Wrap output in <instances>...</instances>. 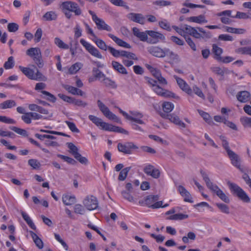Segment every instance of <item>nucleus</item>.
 <instances>
[{
	"label": "nucleus",
	"instance_id": "obj_55",
	"mask_svg": "<svg viewBox=\"0 0 251 251\" xmlns=\"http://www.w3.org/2000/svg\"><path fill=\"white\" fill-rule=\"evenodd\" d=\"M220 139L222 141V146H223V148L226 151L227 153L228 152L232 151V150H230V149L229 147L228 143L226 141V137L224 136H220Z\"/></svg>",
	"mask_w": 251,
	"mask_h": 251
},
{
	"label": "nucleus",
	"instance_id": "obj_19",
	"mask_svg": "<svg viewBox=\"0 0 251 251\" xmlns=\"http://www.w3.org/2000/svg\"><path fill=\"white\" fill-rule=\"evenodd\" d=\"M148 51L154 56L163 58L165 56L164 50L157 46H151L147 48Z\"/></svg>",
	"mask_w": 251,
	"mask_h": 251
},
{
	"label": "nucleus",
	"instance_id": "obj_62",
	"mask_svg": "<svg viewBox=\"0 0 251 251\" xmlns=\"http://www.w3.org/2000/svg\"><path fill=\"white\" fill-rule=\"evenodd\" d=\"M122 53V56L126 57L127 58L132 59H134V60L138 59L136 57V55L133 53L128 52L127 51H125V50H123V52Z\"/></svg>",
	"mask_w": 251,
	"mask_h": 251
},
{
	"label": "nucleus",
	"instance_id": "obj_52",
	"mask_svg": "<svg viewBox=\"0 0 251 251\" xmlns=\"http://www.w3.org/2000/svg\"><path fill=\"white\" fill-rule=\"evenodd\" d=\"M75 213L76 214H79L80 215L84 214L85 212V209L83 206L80 204H76L75 205L74 207Z\"/></svg>",
	"mask_w": 251,
	"mask_h": 251
},
{
	"label": "nucleus",
	"instance_id": "obj_22",
	"mask_svg": "<svg viewBox=\"0 0 251 251\" xmlns=\"http://www.w3.org/2000/svg\"><path fill=\"white\" fill-rule=\"evenodd\" d=\"M178 191L180 194L184 198L185 201L193 203V201L191 198L190 193L182 186H178Z\"/></svg>",
	"mask_w": 251,
	"mask_h": 251
},
{
	"label": "nucleus",
	"instance_id": "obj_31",
	"mask_svg": "<svg viewBox=\"0 0 251 251\" xmlns=\"http://www.w3.org/2000/svg\"><path fill=\"white\" fill-rule=\"evenodd\" d=\"M92 41L95 42L98 47L100 49L103 50H108L109 46H107L102 40L98 38L97 36L94 38L92 39Z\"/></svg>",
	"mask_w": 251,
	"mask_h": 251
},
{
	"label": "nucleus",
	"instance_id": "obj_30",
	"mask_svg": "<svg viewBox=\"0 0 251 251\" xmlns=\"http://www.w3.org/2000/svg\"><path fill=\"white\" fill-rule=\"evenodd\" d=\"M102 113L106 117L110 120H113L117 123L120 122L119 118L116 115L111 112L107 107Z\"/></svg>",
	"mask_w": 251,
	"mask_h": 251
},
{
	"label": "nucleus",
	"instance_id": "obj_7",
	"mask_svg": "<svg viewBox=\"0 0 251 251\" xmlns=\"http://www.w3.org/2000/svg\"><path fill=\"white\" fill-rule=\"evenodd\" d=\"M84 206L89 211L96 209L99 202L97 198L93 195L87 196L83 201Z\"/></svg>",
	"mask_w": 251,
	"mask_h": 251
},
{
	"label": "nucleus",
	"instance_id": "obj_28",
	"mask_svg": "<svg viewBox=\"0 0 251 251\" xmlns=\"http://www.w3.org/2000/svg\"><path fill=\"white\" fill-rule=\"evenodd\" d=\"M119 109V112L127 120L133 121L135 123L139 124L140 125H144L145 123L142 120H140L138 118H134L130 116L126 112L122 110L120 108L116 107Z\"/></svg>",
	"mask_w": 251,
	"mask_h": 251
},
{
	"label": "nucleus",
	"instance_id": "obj_36",
	"mask_svg": "<svg viewBox=\"0 0 251 251\" xmlns=\"http://www.w3.org/2000/svg\"><path fill=\"white\" fill-rule=\"evenodd\" d=\"M225 31L227 32L235 34H244L246 30L243 28H236L229 26H224Z\"/></svg>",
	"mask_w": 251,
	"mask_h": 251
},
{
	"label": "nucleus",
	"instance_id": "obj_27",
	"mask_svg": "<svg viewBox=\"0 0 251 251\" xmlns=\"http://www.w3.org/2000/svg\"><path fill=\"white\" fill-rule=\"evenodd\" d=\"M250 96L251 95L249 92L247 91H243L238 93L236 97L238 100L241 102L245 103L249 100Z\"/></svg>",
	"mask_w": 251,
	"mask_h": 251
},
{
	"label": "nucleus",
	"instance_id": "obj_26",
	"mask_svg": "<svg viewBox=\"0 0 251 251\" xmlns=\"http://www.w3.org/2000/svg\"><path fill=\"white\" fill-rule=\"evenodd\" d=\"M186 20L190 22H194L199 24L207 23L203 15H200L198 16H192L188 17Z\"/></svg>",
	"mask_w": 251,
	"mask_h": 251
},
{
	"label": "nucleus",
	"instance_id": "obj_51",
	"mask_svg": "<svg viewBox=\"0 0 251 251\" xmlns=\"http://www.w3.org/2000/svg\"><path fill=\"white\" fill-rule=\"evenodd\" d=\"M216 205L218 207L221 212L226 214L229 213V207L226 204L224 203H216Z\"/></svg>",
	"mask_w": 251,
	"mask_h": 251
},
{
	"label": "nucleus",
	"instance_id": "obj_53",
	"mask_svg": "<svg viewBox=\"0 0 251 251\" xmlns=\"http://www.w3.org/2000/svg\"><path fill=\"white\" fill-rule=\"evenodd\" d=\"M109 1L113 4L118 6H123L126 9L129 8L126 3L123 0H109Z\"/></svg>",
	"mask_w": 251,
	"mask_h": 251
},
{
	"label": "nucleus",
	"instance_id": "obj_8",
	"mask_svg": "<svg viewBox=\"0 0 251 251\" xmlns=\"http://www.w3.org/2000/svg\"><path fill=\"white\" fill-rule=\"evenodd\" d=\"M68 148L69 149V152L80 163L86 164L88 163L87 159L81 156L78 152V149L76 146L72 143H67Z\"/></svg>",
	"mask_w": 251,
	"mask_h": 251
},
{
	"label": "nucleus",
	"instance_id": "obj_25",
	"mask_svg": "<svg viewBox=\"0 0 251 251\" xmlns=\"http://www.w3.org/2000/svg\"><path fill=\"white\" fill-rule=\"evenodd\" d=\"M108 36L119 46L124 47L127 49H130L131 48V46L129 44L125 42L123 40L118 38L114 35L109 33L108 34Z\"/></svg>",
	"mask_w": 251,
	"mask_h": 251
},
{
	"label": "nucleus",
	"instance_id": "obj_47",
	"mask_svg": "<svg viewBox=\"0 0 251 251\" xmlns=\"http://www.w3.org/2000/svg\"><path fill=\"white\" fill-rule=\"evenodd\" d=\"M236 52L243 54H246L251 55V46L240 48L236 50Z\"/></svg>",
	"mask_w": 251,
	"mask_h": 251
},
{
	"label": "nucleus",
	"instance_id": "obj_50",
	"mask_svg": "<svg viewBox=\"0 0 251 251\" xmlns=\"http://www.w3.org/2000/svg\"><path fill=\"white\" fill-rule=\"evenodd\" d=\"M164 53L165 54V56H168L172 59L175 60L178 58V55L173 51L170 50L169 49H165Z\"/></svg>",
	"mask_w": 251,
	"mask_h": 251
},
{
	"label": "nucleus",
	"instance_id": "obj_1",
	"mask_svg": "<svg viewBox=\"0 0 251 251\" xmlns=\"http://www.w3.org/2000/svg\"><path fill=\"white\" fill-rule=\"evenodd\" d=\"M89 119L97 126L100 127L101 129L107 131L122 133L126 134H128V131L124 128L104 122L101 119L95 116L91 115H89Z\"/></svg>",
	"mask_w": 251,
	"mask_h": 251
},
{
	"label": "nucleus",
	"instance_id": "obj_34",
	"mask_svg": "<svg viewBox=\"0 0 251 251\" xmlns=\"http://www.w3.org/2000/svg\"><path fill=\"white\" fill-rule=\"evenodd\" d=\"M29 233L36 246L40 249H42L44 245L42 240L33 231H30Z\"/></svg>",
	"mask_w": 251,
	"mask_h": 251
},
{
	"label": "nucleus",
	"instance_id": "obj_14",
	"mask_svg": "<svg viewBox=\"0 0 251 251\" xmlns=\"http://www.w3.org/2000/svg\"><path fill=\"white\" fill-rule=\"evenodd\" d=\"M227 154L232 165L238 169L240 171L243 172V169L241 166V161L239 156L232 151Z\"/></svg>",
	"mask_w": 251,
	"mask_h": 251
},
{
	"label": "nucleus",
	"instance_id": "obj_21",
	"mask_svg": "<svg viewBox=\"0 0 251 251\" xmlns=\"http://www.w3.org/2000/svg\"><path fill=\"white\" fill-rule=\"evenodd\" d=\"M133 35L143 42H148V34L147 30L144 32H141L137 27H134L132 29Z\"/></svg>",
	"mask_w": 251,
	"mask_h": 251
},
{
	"label": "nucleus",
	"instance_id": "obj_39",
	"mask_svg": "<svg viewBox=\"0 0 251 251\" xmlns=\"http://www.w3.org/2000/svg\"><path fill=\"white\" fill-rule=\"evenodd\" d=\"M131 167H126L121 170L118 176V180L120 181H124L127 177L128 173L131 170Z\"/></svg>",
	"mask_w": 251,
	"mask_h": 251
},
{
	"label": "nucleus",
	"instance_id": "obj_16",
	"mask_svg": "<svg viewBox=\"0 0 251 251\" xmlns=\"http://www.w3.org/2000/svg\"><path fill=\"white\" fill-rule=\"evenodd\" d=\"M153 91L158 96L164 98H175V95L173 92L164 89L159 85L154 86V88H152Z\"/></svg>",
	"mask_w": 251,
	"mask_h": 251
},
{
	"label": "nucleus",
	"instance_id": "obj_4",
	"mask_svg": "<svg viewBox=\"0 0 251 251\" xmlns=\"http://www.w3.org/2000/svg\"><path fill=\"white\" fill-rule=\"evenodd\" d=\"M158 195H149L146 197L144 200L139 201V203L142 206H147L152 209L160 208L163 204L162 201H158Z\"/></svg>",
	"mask_w": 251,
	"mask_h": 251
},
{
	"label": "nucleus",
	"instance_id": "obj_58",
	"mask_svg": "<svg viewBox=\"0 0 251 251\" xmlns=\"http://www.w3.org/2000/svg\"><path fill=\"white\" fill-rule=\"evenodd\" d=\"M186 25H184L181 28H179L176 25H173L172 27L179 35L183 36L184 35H186V34H187L186 30H185Z\"/></svg>",
	"mask_w": 251,
	"mask_h": 251
},
{
	"label": "nucleus",
	"instance_id": "obj_61",
	"mask_svg": "<svg viewBox=\"0 0 251 251\" xmlns=\"http://www.w3.org/2000/svg\"><path fill=\"white\" fill-rule=\"evenodd\" d=\"M226 71H227L226 69L223 70L218 67H216L212 68V71L213 73L217 74V75L221 76H224Z\"/></svg>",
	"mask_w": 251,
	"mask_h": 251
},
{
	"label": "nucleus",
	"instance_id": "obj_43",
	"mask_svg": "<svg viewBox=\"0 0 251 251\" xmlns=\"http://www.w3.org/2000/svg\"><path fill=\"white\" fill-rule=\"evenodd\" d=\"M102 82L106 87H111L113 89L117 88V85L114 81H113L108 77H105L102 79Z\"/></svg>",
	"mask_w": 251,
	"mask_h": 251
},
{
	"label": "nucleus",
	"instance_id": "obj_40",
	"mask_svg": "<svg viewBox=\"0 0 251 251\" xmlns=\"http://www.w3.org/2000/svg\"><path fill=\"white\" fill-rule=\"evenodd\" d=\"M188 218V215L187 214L177 213L170 216V217L167 218V219L170 220H182Z\"/></svg>",
	"mask_w": 251,
	"mask_h": 251
},
{
	"label": "nucleus",
	"instance_id": "obj_59",
	"mask_svg": "<svg viewBox=\"0 0 251 251\" xmlns=\"http://www.w3.org/2000/svg\"><path fill=\"white\" fill-rule=\"evenodd\" d=\"M194 92L195 94L198 96L199 97L202 98V99H205V96L201 90L200 88L197 87L196 85H195L193 87L192 92Z\"/></svg>",
	"mask_w": 251,
	"mask_h": 251
},
{
	"label": "nucleus",
	"instance_id": "obj_5",
	"mask_svg": "<svg viewBox=\"0 0 251 251\" xmlns=\"http://www.w3.org/2000/svg\"><path fill=\"white\" fill-rule=\"evenodd\" d=\"M26 54L33 59L38 68H42L44 66V63L40 48L37 47L30 48L26 50Z\"/></svg>",
	"mask_w": 251,
	"mask_h": 251
},
{
	"label": "nucleus",
	"instance_id": "obj_54",
	"mask_svg": "<svg viewBox=\"0 0 251 251\" xmlns=\"http://www.w3.org/2000/svg\"><path fill=\"white\" fill-rule=\"evenodd\" d=\"M183 37L185 39V40L187 44L189 45V46L191 47V48L194 50L196 51L197 50L196 47L195 45V44L193 42V41L192 40V39L189 37L187 35H184Z\"/></svg>",
	"mask_w": 251,
	"mask_h": 251
},
{
	"label": "nucleus",
	"instance_id": "obj_15",
	"mask_svg": "<svg viewBox=\"0 0 251 251\" xmlns=\"http://www.w3.org/2000/svg\"><path fill=\"white\" fill-rule=\"evenodd\" d=\"M43 118V116L36 112H27L25 115L22 116V120L27 124H30L31 123V120H37L41 119Z\"/></svg>",
	"mask_w": 251,
	"mask_h": 251
},
{
	"label": "nucleus",
	"instance_id": "obj_46",
	"mask_svg": "<svg viewBox=\"0 0 251 251\" xmlns=\"http://www.w3.org/2000/svg\"><path fill=\"white\" fill-rule=\"evenodd\" d=\"M174 107L173 103L170 102H164L162 104L163 110L165 112L169 113Z\"/></svg>",
	"mask_w": 251,
	"mask_h": 251
},
{
	"label": "nucleus",
	"instance_id": "obj_49",
	"mask_svg": "<svg viewBox=\"0 0 251 251\" xmlns=\"http://www.w3.org/2000/svg\"><path fill=\"white\" fill-rule=\"evenodd\" d=\"M14 66V61L13 56H10L8 58L6 62L4 64V67L5 69H12Z\"/></svg>",
	"mask_w": 251,
	"mask_h": 251
},
{
	"label": "nucleus",
	"instance_id": "obj_35",
	"mask_svg": "<svg viewBox=\"0 0 251 251\" xmlns=\"http://www.w3.org/2000/svg\"><path fill=\"white\" fill-rule=\"evenodd\" d=\"M76 199L74 196L63 195L62 201L64 204L71 205L75 202Z\"/></svg>",
	"mask_w": 251,
	"mask_h": 251
},
{
	"label": "nucleus",
	"instance_id": "obj_23",
	"mask_svg": "<svg viewBox=\"0 0 251 251\" xmlns=\"http://www.w3.org/2000/svg\"><path fill=\"white\" fill-rule=\"evenodd\" d=\"M168 117L169 118V120L176 125L182 128L186 127L185 124L184 123L177 115L174 114H170L168 116Z\"/></svg>",
	"mask_w": 251,
	"mask_h": 251
},
{
	"label": "nucleus",
	"instance_id": "obj_11",
	"mask_svg": "<svg viewBox=\"0 0 251 251\" xmlns=\"http://www.w3.org/2000/svg\"><path fill=\"white\" fill-rule=\"evenodd\" d=\"M62 6L63 10L74 12L75 15H80L81 14V10L75 2L69 1H65L62 3Z\"/></svg>",
	"mask_w": 251,
	"mask_h": 251
},
{
	"label": "nucleus",
	"instance_id": "obj_32",
	"mask_svg": "<svg viewBox=\"0 0 251 251\" xmlns=\"http://www.w3.org/2000/svg\"><path fill=\"white\" fill-rule=\"evenodd\" d=\"M16 106V103L15 100H8L0 103V109H5L7 108H11Z\"/></svg>",
	"mask_w": 251,
	"mask_h": 251
},
{
	"label": "nucleus",
	"instance_id": "obj_56",
	"mask_svg": "<svg viewBox=\"0 0 251 251\" xmlns=\"http://www.w3.org/2000/svg\"><path fill=\"white\" fill-rule=\"evenodd\" d=\"M57 156L70 164L75 165L76 164V161L71 157L61 154H58Z\"/></svg>",
	"mask_w": 251,
	"mask_h": 251
},
{
	"label": "nucleus",
	"instance_id": "obj_29",
	"mask_svg": "<svg viewBox=\"0 0 251 251\" xmlns=\"http://www.w3.org/2000/svg\"><path fill=\"white\" fill-rule=\"evenodd\" d=\"M113 68L118 73L124 75L127 74L126 69L120 63L113 61L112 62Z\"/></svg>",
	"mask_w": 251,
	"mask_h": 251
},
{
	"label": "nucleus",
	"instance_id": "obj_2",
	"mask_svg": "<svg viewBox=\"0 0 251 251\" xmlns=\"http://www.w3.org/2000/svg\"><path fill=\"white\" fill-rule=\"evenodd\" d=\"M201 174L207 188L215 193L222 201H224L226 203H229L230 202V200L228 197L217 185L213 184L210 181L207 174L203 171H201Z\"/></svg>",
	"mask_w": 251,
	"mask_h": 251
},
{
	"label": "nucleus",
	"instance_id": "obj_33",
	"mask_svg": "<svg viewBox=\"0 0 251 251\" xmlns=\"http://www.w3.org/2000/svg\"><path fill=\"white\" fill-rule=\"evenodd\" d=\"M212 52L214 54V58L219 61L221 58V54L223 52V49L218 47L216 44L212 45Z\"/></svg>",
	"mask_w": 251,
	"mask_h": 251
},
{
	"label": "nucleus",
	"instance_id": "obj_48",
	"mask_svg": "<svg viewBox=\"0 0 251 251\" xmlns=\"http://www.w3.org/2000/svg\"><path fill=\"white\" fill-rule=\"evenodd\" d=\"M108 50L112 54V55L115 57H119L122 56L123 50H118L114 49L112 47H108Z\"/></svg>",
	"mask_w": 251,
	"mask_h": 251
},
{
	"label": "nucleus",
	"instance_id": "obj_20",
	"mask_svg": "<svg viewBox=\"0 0 251 251\" xmlns=\"http://www.w3.org/2000/svg\"><path fill=\"white\" fill-rule=\"evenodd\" d=\"M175 78L177 84L183 91L189 95H192V89L183 79L177 76H175Z\"/></svg>",
	"mask_w": 251,
	"mask_h": 251
},
{
	"label": "nucleus",
	"instance_id": "obj_44",
	"mask_svg": "<svg viewBox=\"0 0 251 251\" xmlns=\"http://www.w3.org/2000/svg\"><path fill=\"white\" fill-rule=\"evenodd\" d=\"M9 128L17 134L24 137H27L28 136L27 132L25 129H22L16 126H10Z\"/></svg>",
	"mask_w": 251,
	"mask_h": 251
},
{
	"label": "nucleus",
	"instance_id": "obj_63",
	"mask_svg": "<svg viewBox=\"0 0 251 251\" xmlns=\"http://www.w3.org/2000/svg\"><path fill=\"white\" fill-rule=\"evenodd\" d=\"M121 194L124 199L127 200L130 202H134V200L133 197L130 194V193L126 191H123Z\"/></svg>",
	"mask_w": 251,
	"mask_h": 251
},
{
	"label": "nucleus",
	"instance_id": "obj_9",
	"mask_svg": "<svg viewBox=\"0 0 251 251\" xmlns=\"http://www.w3.org/2000/svg\"><path fill=\"white\" fill-rule=\"evenodd\" d=\"M89 13L92 16V20L95 23L98 29L105 30L107 31L112 30L111 27L107 25L102 19L98 18L93 11L89 10Z\"/></svg>",
	"mask_w": 251,
	"mask_h": 251
},
{
	"label": "nucleus",
	"instance_id": "obj_18",
	"mask_svg": "<svg viewBox=\"0 0 251 251\" xmlns=\"http://www.w3.org/2000/svg\"><path fill=\"white\" fill-rule=\"evenodd\" d=\"M127 17L130 21L141 25H144L146 22L145 17L141 13H130Z\"/></svg>",
	"mask_w": 251,
	"mask_h": 251
},
{
	"label": "nucleus",
	"instance_id": "obj_42",
	"mask_svg": "<svg viewBox=\"0 0 251 251\" xmlns=\"http://www.w3.org/2000/svg\"><path fill=\"white\" fill-rule=\"evenodd\" d=\"M28 164L33 169L35 170L39 169L41 166L40 162L35 159H30L28 160Z\"/></svg>",
	"mask_w": 251,
	"mask_h": 251
},
{
	"label": "nucleus",
	"instance_id": "obj_57",
	"mask_svg": "<svg viewBox=\"0 0 251 251\" xmlns=\"http://www.w3.org/2000/svg\"><path fill=\"white\" fill-rule=\"evenodd\" d=\"M0 122L9 124H15L16 123L13 119H11L5 116H0Z\"/></svg>",
	"mask_w": 251,
	"mask_h": 251
},
{
	"label": "nucleus",
	"instance_id": "obj_3",
	"mask_svg": "<svg viewBox=\"0 0 251 251\" xmlns=\"http://www.w3.org/2000/svg\"><path fill=\"white\" fill-rule=\"evenodd\" d=\"M227 185L233 195L236 196L240 200L244 202H250V198L247 194L236 183L227 182Z\"/></svg>",
	"mask_w": 251,
	"mask_h": 251
},
{
	"label": "nucleus",
	"instance_id": "obj_10",
	"mask_svg": "<svg viewBox=\"0 0 251 251\" xmlns=\"http://www.w3.org/2000/svg\"><path fill=\"white\" fill-rule=\"evenodd\" d=\"M80 42L88 52L92 55L100 59H102L103 58L102 55L101 54L99 50L89 43L86 41L84 39H80Z\"/></svg>",
	"mask_w": 251,
	"mask_h": 251
},
{
	"label": "nucleus",
	"instance_id": "obj_60",
	"mask_svg": "<svg viewBox=\"0 0 251 251\" xmlns=\"http://www.w3.org/2000/svg\"><path fill=\"white\" fill-rule=\"evenodd\" d=\"M41 93L43 95H45L48 97L47 98V100H48L51 102H54L55 101L56 98L55 97V96L54 95H53L51 93H49L48 91H44V90H42L41 91Z\"/></svg>",
	"mask_w": 251,
	"mask_h": 251
},
{
	"label": "nucleus",
	"instance_id": "obj_6",
	"mask_svg": "<svg viewBox=\"0 0 251 251\" xmlns=\"http://www.w3.org/2000/svg\"><path fill=\"white\" fill-rule=\"evenodd\" d=\"M21 72L28 78L37 81H46L47 77L37 69L36 73H34L33 70L29 68L20 66Z\"/></svg>",
	"mask_w": 251,
	"mask_h": 251
},
{
	"label": "nucleus",
	"instance_id": "obj_41",
	"mask_svg": "<svg viewBox=\"0 0 251 251\" xmlns=\"http://www.w3.org/2000/svg\"><path fill=\"white\" fill-rule=\"evenodd\" d=\"M54 44L60 49L67 50L69 48V46L58 37L54 38Z\"/></svg>",
	"mask_w": 251,
	"mask_h": 251
},
{
	"label": "nucleus",
	"instance_id": "obj_17",
	"mask_svg": "<svg viewBox=\"0 0 251 251\" xmlns=\"http://www.w3.org/2000/svg\"><path fill=\"white\" fill-rule=\"evenodd\" d=\"M144 173L154 178H158L160 176V171L152 165H148L144 168Z\"/></svg>",
	"mask_w": 251,
	"mask_h": 251
},
{
	"label": "nucleus",
	"instance_id": "obj_38",
	"mask_svg": "<svg viewBox=\"0 0 251 251\" xmlns=\"http://www.w3.org/2000/svg\"><path fill=\"white\" fill-rule=\"evenodd\" d=\"M198 30L200 32V38L204 40H207L211 38V34L210 31H206L202 28H199Z\"/></svg>",
	"mask_w": 251,
	"mask_h": 251
},
{
	"label": "nucleus",
	"instance_id": "obj_45",
	"mask_svg": "<svg viewBox=\"0 0 251 251\" xmlns=\"http://www.w3.org/2000/svg\"><path fill=\"white\" fill-rule=\"evenodd\" d=\"M242 125L245 127L251 128V117H243L240 119Z\"/></svg>",
	"mask_w": 251,
	"mask_h": 251
},
{
	"label": "nucleus",
	"instance_id": "obj_13",
	"mask_svg": "<svg viewBox=\"0 0 251 251\" xmlns=\"http://www.w3.org/2000/svg\"><path fill=\"white\" fill-rule=\"evenodd\" d=\"M148 35L152 38L151 39L148 40V43L150 44H156L159 40H164L165 37L163 34L153 30H147Z\"/></svg>",
	"mask_w": 251,
	"mask_h": 251
},
{
	"label": "nucleus",
	"instance_id": "obj_37",
	"mask_svg": "<svg viewBox=\"0 0 251 251\" xmlns=\"http://www.w3.org/2000/svg\"><path fill=\"white\" fill-rule=\"evenodd\" d=\"M43 19L47 21H54L57 19V15L52 11L47 12L43 15Z\"/></svg>",
	"mask_w": 251,
	"mask_h": 251
},
{
	"label": "nucleus",
	"instance_id": "obj_64",
	"mask_svg": "<svg viewBox=\"0 0 251 251\" xmlns=\"http://www.w3.org/2000/svg\"><path fill=\"white\" fill-rule=\"evenodd\" d=\"M8 30L9 32H16L19 28V25L18 24L11 23H9L7 25Z\"/></svg>",
	"mask_w": 251,
	"mask_h": 251
},
{
	"label": "nucleus",
	"instance_id": "obj_24",
	"mask_svg": "<svg viewBox=\"0 0 251 251\" xmlns=\"http://www.w3.org/2000/svg\"><path fill=\"white\" fill-rule=\"evenodd\" d=\"M201 28L200 27H192L188 25H186L185 30H186V33L193 36V37L199 39L200 38V32L198 28Z\"/></svg>",
	"mask_w": 251,
	"mask_h": 251
},
{
	"label": "nucleus",
	"instance_id": "obj_12",
	"mask_svg": "<svg viewBox=\"0 0 251 251\" xmlns=\"http://www.w3.org/2000/svg\"><path fill=\"white\" fill-rule=\"evenodd\" d=\"M118 150L119 151L126 154H131L132 149H137L138 147L132 142H126L125 144L119 143Z\"/></svg>",
	"mask_w": 251,
	"mask_h": 251
}]
</instances>
